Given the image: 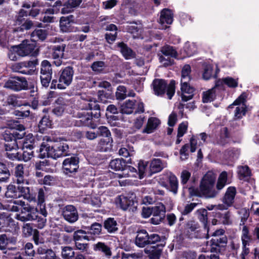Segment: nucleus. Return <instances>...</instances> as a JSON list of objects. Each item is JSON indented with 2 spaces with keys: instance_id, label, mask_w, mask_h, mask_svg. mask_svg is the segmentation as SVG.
<instances>
[{
  "instance_id": "nucleus-38",
  "label": "nucleus",
  "mask_w": 259,
  "mask_h": 259,
  "mask_svg": "<svg viewBox=\"0 0 259 259\" xmlns=\"http://www.w3.org/2000/svg\"><path fill=\"white\" fill-rule=\"evenodd\" d=\"M5 196L7 198H17L20 197V194L15 186L9 185L7 187Z\"/></svg>"
},
{
  "instance_id": "nucleus-52",
  "label": "nucleus",
  "mask_w": 259,
  "mask_h": 259,
  "mask_svg": "<svg viewBox=\"0 0 259 259\" xmlns=\"http://www.w3.org/2000/svg\"><path fill=\"white\" fill-rule=\"evenodd\" d=\"M60 26L61 29L63 32H68L70 31V22L67 17H62L60 20Z\"/></svg>"
},
{
  "instance_id": "nucleus-6",
  "label": "nucleus",
  "mask_w": 259,
  "mask_h": 259,
  "mask_svg": "<svg viewBox=\"0 0 259 259\" xmlns=\"http://www.w3.org/2000/svg\"><path fill=\"white\" fill-rule=\"evenodd\" d=\"M74 70L71 67H66L60 71L57 88L65 89L72 82Z\"/></svg>"
},
{
  "instance_id": "nucleus-31",
  "label": "nucleus",
  "mask_w": 259,
  "mask_h": 259,
  "mask_svg": "<svg viewBox=\"0 0 259 259\" xmlns=\"http://www.w3.org/2000/svg\"><path fill=\"white\" fill-rule=\"evenodd\" d=\"M118 46L120 48L121 53L126 59H130L135 57V53L125 44L121 42L118 44Z\"/></svg>"
},
{
  "instance_id": "nucleus-39",
  "label": "nucleus",
  "mask_w": 259,
  "mask_h": 259,
  "mask_svg": "<svg viewBox=\"0 0 259 259\" xmlns=\"http://www.w3.org/2000/svg\"><path fill=\"white\" fill-rule=\"evenodd\" d=\"M169 189L174 194H176L178 189V181L177 177L174 175H170L168 177Z\"/></svg>"
},
{
  "instance_id": "nucleus-64",
  "label": "nucleus",
  "mask_w": 259,
  "mask_h": 259,
  "mask_svg": "<svg viewBox=\"0 0 259 259\" xmlns=\"http://www.w3.org/2000/svg\"><path fill=\"white\" fill-rule=\"evenodd\" d=\"M29 148L26 150H24L22 154L23 160L24 161H28L33 156V152L31 150L30 147L32 146L29 145Z\"/></svg>"
},
{
  "instance_id": "nucleus-25",
  "label": "nucleus",
  "mask_w": 259,
  "mask_h": 259,
  "mask_svg": "<svg viewBox=\"0 0 259 259\" xmlns=\"http://www.w3.org/2000/svg\"><path fill=\"white\" fill-rule=\"evenodd\" d=\"M167 166L165 162L160 159H154L150 163V169L152 173H156L160 171Z\"/></svg>"
},
{
  "instance_id": "nucleus-46",
  "label": "nucleus",
  "mask_w": 259,
  "mask_h": 259,
  "mask_svg": "<svg viewBox=\"0 0 259 259\" xmlns=\"http://www.w3.org/2000/svg\"><path fill=\"white\" fill-rule=\"evenodd\" d=\"M190 72V66L189 65H185L182 70V78L181 81H184V83L189 82L191 79L189 75Z\"/></svg>"
},
{
  "instance_id": "nucleus-43",
  "label": "nucleus",
  "mask_w": 259,
  "mask_h": 259,
  "mask_svg": "<svg viewBox=\"0 0 259 259\" xmlns=\"http://www.w3.org/2000/svg\"><path fill=\"white\" fill-rule=\"evenodd\" d=\"M75 253L73 249L70 246H65L62 247L61 255L64 259H72L74 256Z\"/></svg>"
},
{
  "instance_id": "nucleus-50",
  "label": "nucleus",
  "mask_w": 259,
  "mask_h": 259,
  "mask_svg": "<svg viewBox=\"0 0 259 259\" xmlns=\"http://www.w3.org/2000/svg\"><path fill=\"white\" fill-rule=\"evenodd\" d=\"M8 57L12 61H16L18 59L19 56V48L17 46L11 47L8 53Z\"/></svg>"
},
{
  "instance_id": "nucleus-29",
  "label": "nucleus",
  "mask_w": 259,
  "mask_h": 259,
  "mask_svg": "<svg viewBox=\"0 0 259 259\" xmlns=\"http://www.w3.org/2000/svg\"><path fill=\"white\" fill-rule=\"evenodd\" d=\"M4 139L8 142H10V143H7L5 144V150L7 152H16L17 144L15 138L13 136H11L6 134L4 136Z\"/></svg>"
},
{
  "instance_id": "nucleus-27",
  "label": "nucleus",
  "mask_w": 259,
  "mask_h": 259,
  "mask_svg": "<svg viewBox=\"0 0 259 259\" xmlns=\"http://www.w3.org/2000/svg\"><path fill=\"white\" fill-rule=\"evenodd\" d=\"M93 248L95 251L101 252L107 257H110L112 254L109 246L103 242H99L94 244Z\"/></svg>"
},
{
  "instance_id": "nucleus-49",
  "label": "nucleus",
  "mask_w": 259,
  "mask_h": 259,
  "mask_svg": "<svg viewBox=\"0 0 259 259\" xmlns=\"http://www.w3.org/2000/svg\"><path fill=\"white\" fill-rule=\"evenodd\" d=\"M127 90L123 85H119L117 87L115 93L116 98L117 100H123L127 97Z\"/></svg>"
},
{
  "instance_id": "nucleus-63",
  "label": "nucleus",
  "mask_w": 259,
  "mask_h": 259,
  "mask_svg": "<svg viewBox=\"0 0 259 259\" xmlns=\"http://www.w3.org/2000/svg\"><path fill=\"white\" fill-rule=\"evenodd\" d=\"M102 230V226L99 223H94L90 227V233L93 235H99Z\"/></svg>"
},
{
  "instance_id": "nucleus-18",
  "label": "nucleus",
  "mask_w": 259,
  "mask_h": 259,
  "mask_svg": "<svg viewBox=\"0 0 259 259\" xmlns=\"http://www.w3.org/2000/svg\"><path fill=\"white\" fill-rule=\"evenodd\" d=\"M181 82V97L183 101L186 102L192 99L194 89L188 84V82Z\"/></svg>"
},
{
  "instance_id": "nucleus-13",
  "label": "nucleus",
  "mask_w": 259,
  "mask_h": 259,
  "mask_svg": "<svg viewBox=\"0 0 259 259\" xmlns=\"http://www.w3.org/2000/svg\"><path fill=\"white\" fill-rule=\"evenodd\" d=\"M116 203L122 210H126L128 209H133L135 207L136 202L134 201L132 196L121 195L116 198Z\"/></svg>"
},
{
  "instance_id": "nucleus-40",
  "label": "nucleus",
  "mask_w": 259,
  "mask_h": 259,
  "mask_svg": "<svg viewBox=\"0 0 259 259\" xmlns=\"http://www.w3.org/2000/svg\"><path fill=\"white\" fill-rule=\"evenodd\" d=\"M161 52L165 57H176L177 53L171 46L165 45L161 49Z\"/></svg>"
},
{
  "instance_id": "nucleus-41",
  "label": "nucleus",
  "mask_w": 259,
  "mask_h": 259,
  "mask_svg": "<svg viewBox=\"0 0 259 259\" xmlns=\"http://www.w3.org/2000/svg\"><path fill=\"white\" fill-rule=\"evenodd\" d=\"M241 239L243 245H247L251 241L252 237L249 234V232L248 228L244 226L243 227L242 231Z\"/></svg>"
},
{
  "instance_id": "nucleus-15",
  "label": "nucleus",
  "mask_w": 259,
  "mask_h": 259,
  "mask_svg": "<svg viewBox=\"0 0 259 259\" xmlns=\"http://www.w3.org/2000/svg\"><path fill=\"white\" fill-rule=\"evenodd\" d=\"M19 56L24 57L30 54L34 50L36 45L34 42L29 40H25L19 46Z\"/></svg>"
},
{
  "instance_id": "nucleus-60",
  "label": "nucleus",
  "mask_w": 259,
  "mask_h": 259,
  "mask_svg": "<svg viewBox=\"0 0 259 259\" xmlns=\"http://www.w3.org/2000/svg\"><path fill=\"white\" fill-rule=\"evenodd\" d=\"M198 203H191L187 204L185 206L184 209L182 211V214L183 215H187L190 213L198 205Z\"/></svg>"
},
{
  "instance_id": "nucleus-51",
  "label": "nucleus",
  "mask_w": 259,
  "mask_h": 259,
  "mask_svg": "<svg viewBox=\"0 0 259 259\" xmlns=\"http://www.w3.org/2000/svg\"><path fill=\"white\" fill-rule=\"evenodd\" d=\"M52 125V121L50 119L49 117L44 115L40 121L39 122L38 127L40 130H45L48 127H50Z\"/></svg>"
},
{
  "instance_id": "nucleus-37",
  "label": "nucleus",
  "mask_w": 259,
  "mask_h": 259,
  "mask_svg": "<svg viewBox=\"0 0 259 259\" xmlns=\"http://www.w3.org/2000/svg\"><path fill=\"white\" fill-rule=\"evenodd\" d=\"M197 213L198 214V218L200 222L204 224V228L206 230L207 234L206 238H208V230L207 228L206 223L207 222V211L204 208H201L197 210Z\"/></svg>"
},
{
  "instance_id": "nucleus-20",
  "label": "nucleus",
  "mask_w": 259,
  "mask_h": 259,
  "mask_svg": "<svg viewBox=\"0 0 259 259\" xmlns=\"http://www.w3.org/2000/svg\"><path fill=\"white\" fill-rule=\"evenodd\" d=\"M17 241L16 237L10 235V234L0 235V249L4 250L9 244H14Z\"/></svg>"
},
{
  "instance_id": "nucleus-23",
  "label": "nucleus",
  "mask_w": 259,
  "mask_h": 259,
  "mask_svg": "<svg viewBox=\"0 0 259 259\" xmlns=\"http://www.w3.org/2000/svg\"><path fill=\"white\" fill-rule=\"evenodd\" d=\"M160 123V120L154 117L149 118L146 127L143 130V133L151 134L153 133Z\"/></svg>"
},
{
  "instance_id": "nucleus-59",
  "label": "nucleus",
  "mask_w": 259,
  "mask_h": 259,
  "mask_svg": "<svg viewBox=\"0 0 259 259\" xmlns=\"http://www.w3.org/2000/svg\"><path fill=\"white\" fill-rule=\"evenodd\" d=\"M25 254L30 256H33L35 253V250L33 249V245L31 243H27L24 247Z\"/></svg>"
},
{
  "instance_id": "nucleus-58",
  "label": "nucleus",
  "mask_w": 259,
  "mask_h": 259,
  "mask_svg": "<svg viewBox=\"0 0 259 259\" xmlns=\"http://www.w3.org/2000/svg\"><path fill=\"white\" fill-rule=\"evenodd\" d=\"M98 136H103L106 138H109L111 136V133L108 128L104 126H100L97 130Z\"/></svg>"
},
{
  "instance_id": "nucleus-7",
  "label": "nucleus",
  "mask_w": 259,
  "mask_h": 259,
  "mask_svg": "<svg viewBox=\"0 0 259 259\" xmlns=\"http://www.w3.org/2000/svg\"><path fill=\"white\" fill-rule=\"evenodd\" d=\"M236 194V188L234 187H229L227 189L224 196L222 199L223 203L217 205V207L221 210H227L231 206L235 199Z\"/></svg>"
},
{
  "instance_id": "nucleus-56",
  "label": "nucleus",
  "mask_w": 259,
  "mask_h": 259,
  "mask_svg": "<svg viewBox=\"0 0 259 259\" xmlns=\"http://www.w3.org/2000/svg\"><path fill=\"white\" fill-rule=\"evenodd\" d=\"M212 243L216 246H223L227 242V238L225 236H221L212 239Z\"/></svg>"
},
{
  "instance_id": "nucleus-45",
  "label": "nucleus",
  "mask_w": 259,
  "mask_h": 259,
  "mask_svg": "<svg viewBox=\"0 0 259 259\" xmlns=\"http://www.w3.org/2000/svg\"><path fill=\"white\" fill-rule=\"evenodd\" d=\"M215 98V91L213 88L203 92L202 101L204 103L210 102Z\"/></svg>"
},
{
  "instance_id": "nucleus-22",
  "label": "nucleus",
  "mask_w": 259,
  "mask_h": 259,
  "mask_svg": "<svg viewBox=\"0 0 259 259\" xmlns=\"http://www.w3.org/2000/svg\"><path fill=\"white\" fill-rule=\"evenodd\" d=\"M135 243L140 247H144L148 244V234L146 230H142L138 232Z\"/></svg>"
},
{
  "instance_id": "nucleus-36",
  "label": "nucleus",
  "mask_w": 259,
  "mask_h": 259,
  "mask_svg": "<svg viewBox=\"0 0 259 259\" xmlns=\"http://www.w3.org/2000/svg\"><path fill=\"white\" fill-rule=\"evenodd\" d=\"M40 74L52 75L53 73L51 64L48 60H44L40 65Z\"/></svg>"
},
{
  "instance_id": "nucleus-12",
  "label": "nucleus",
  "mask_w": 259,
  "mask_h": 259,
  "mask_svg": "<svg viewBox=\"0 0 259 259\" xmlns=\"http://www.w3.org/2000/svg\"><path fill=\"white\" fill-rule=\"evenodd\" d=\"M78 159L71 156L66 158L63 162V170L65 174L76 172L78 168Z\"/></svg>"
},
{
  "instance_id": "nucleus-24",
  "label": "nucleus",
  "mask_w": 259,
  "mask_h": 259,
  "mask_svg": "<svg viewBox=\"0 0 259 259\" xmlns=\"http://www.w3.org/2000/svg\"><path fill=\"white\" fill-rule=\"evenodd\" d=\"M17 187L20 196H23L25 199L29 201L35 200V197L31 191L30 188L23 186L24 184H19Z\"/></svg>"
},
{
  "instance_id": "nucleus-55",
  "label": "nucleus",
  "mask_w": 259,
  "mask_h": 259,
  "mask_svg": "<svg viewBox=\"0 0 259 259\" xmlns=\"http://www.w3.org/2000/svg\"><path fill=\"white\" fill-rule=\"evenodd\" d=\"M212 67L211 65H205L204 67V71L203 73V78L205 80H208L212 76Z\"/></svg>"
},
{
  "instance_id": "nucleus-61",
  "label": "nucleus",
  "mask_w": 259,
  "mask_h": 259,
  "mask_svg": "<svg viewBox=\"0 0 259 259\" xmlns=\"http://www.w3.org/2000/svg\"><path fill=\"white\" fill-rule=\"evenodd\" d=\"M91 67L94 71L100 72L104 69L105 63L103 61L95 62L92 65Z\"/></svg>"
},
{
  "instance_id": "nucleus-2",
  "label": "nucleus",
  "mask_w": 259,
  "mask_h": 259,
  "mask_svg": "<svg viewBox=\"0 0 259 259\" xmlns=\"http://www.w3.org/2000/svg\"><path fill=\"white\" fill-rule=\"evenodd\" d=\"M69 146L65 143L55 144L54 145L45 144L43 142L39 148L41 158L50 157L54 159L65 156L69 154Z\"/></svg>"
},
{
  "instance_id": "nucleus-26",
  "label": "nucleus",
  "mask_w": 259,
  "mask_h": 259,
  "mask_svg": "<svg viewBox=\"0 0 259 259\" xmlns=\"http://www.w3.org/2000/svg\"><path fill=\"white\" fill-rule=\"evenodd\" d=\"M89 102L88 103L87 108L93 111H89L92 115V120L93 117L98 119L100 117V108L99 105L95 101H93L90 99L88 100Z\"/></svg>"
},
{
  "instance_id": "nucleus-10",
  "label": "nucleus",
  "mask_w": 259,
  "mask_h": 259,
  "mask_svg": "<svg viewBox=\"0 0 259 259\" xmlns=\"http://www.w3.org/2000/svg\"><path fill=\"white\" fill-rule=\"evenodd\" d=\"M165 207L161 203L157 204L155 206H152V218L150 222L154 225H158L162 221L165 217Z\"/></svg>"
},
{
  "instance_id": "nucleus-57",
  "label": "nucleus",
  "mask_w": 259,
  "mask_h": 259,
  "mask_svg": "<svg viewBox=\"0 0 259 259\" xmlns=\"http://www.w3.org/2000/svg\"><path fill=\"white\" fill-rule=\"evenodd\" d=\"M110 142L109 139H101L98 143L97 148L99 151H106L107 149V146Z\"/></svg>"
},
{
  "instance_id": "nucleus-53",
  "label": "nucleus",
  "mask_w": 259,
  "mask_h": 259,
  "mask_svg": "<svg viewBox=\"0 0 259 259\" xmlns=\"http://www.w3.org/2000/svg\"><path fill=\"white\" fill-rule=\"evenodd\" d=\"M31 37L32 38V39L35 41V38H37L39 39H40L41 40H44L47 36L46 32L45 30L42 29H37L35 30L32 33H31Z\"/></svg>"
},
{
  "instance_id": "nucleus-32",
  "label": "nucleus",
  "mask_w": 259,
  "mask_h": 259,
  "mask_svg": "<svg viewBox=\"0 0 259 259\" xmlns=\"http://www.w3.org/2000/svg\"><path fill=\"white\" fill-rule=\"evenodd\" d=\"M24 201L18 200L11 202L9 204L5 206L6 209L13 212H18L21 210V208L24 205Z\"/></svg>"
},
{
  "instance_id": "nucleus-8",
  "label": "nucleus",
  "mask_w": 259,
  "mask_h": 259,
  "mask_svg": "<svg viewBox=\"0 0 259 259\" xmlns=\"http://www.w3.org/2000/svg\"><path fill=\"white\" fill-rule=\"evenodd\" d=\"M185 234L190 238H198L203 237L200 232L199 224L194 221H188L185 225Z\"/></svg>"
},
{
  "instance_id": "nucleus-33",
  "label": "nucleus",
  "mask_w": 259,
  "mask_h": 259,
  "mask_svg": "<svg viewBox=\"0 0 259 259\" xmlns=\"http://www.w3.org/2000/svg\"><path fill=\"white\" fill-rule=\"evenodd\" d=\"M135 101L128 100L125 101L121 107V112L123 114H130L133 112Z\"/></svg>"
},
{
  "instance_id": "nucleus-47",
  "label": "nucleus",
  "mask_w": 259,
  "mask_h": 259,
  "mask_svg": "<svg viewBox=\"0 0 259 259\" xmlns=\"http://www.w3.org/2000/svg\"><path fill=\"white\" fill-rule=\"evenodd\" d=\"M238 173L240 179H243L250 176L251 172L247 166H240L238 168Z\"/></svg>"
},
{
  "instance_id": "nucleus-5",
  "label": "nucleus",
  "mask_w": 259,
  "mask_h": 259,
  "mask_svg": "<svg viewBox=\"0 0 259 259\" xmlns=\"http://www.w3.org/2000/svg\"><path fill=\"white\" fill-rule=\"evenodd\" d=\"M4 87L15 92H19L28 89V82L24 77L15 76L10 78L6 81Z\"/></svg>"
},
{
  "instance_id": "nucleus-4",
  "label": "nucleus",
  "mask_w": 259,
  "mask_h": 259,
  "mask_svg": "<svg viewBox=\"0 0 259 259\" xmlns=\"http://www.w3.org/2000/svg\"><path fill=\"white\" fill-rule=\"evenodd\" d=\"M38 214L37 208L26 205L24 202V205L21 208L20 212L16 214V219L22 222L32 221L37 219Z\"/></svg>"
},
{
  "instance_id": "nucleus-44",
  "label": "nucleus",
  "mask_w": 259,
  "mask_h": 259,
  "mask_svg": "<svg viewBox=\"0 0 259 259\" xmlns=\"http://www.w3.org/2000/svg\"><path fill=\"white\" fill-rule=\"evenodd\" d=\"M10 174L5 164L0 162V181L4 182L8 179Z\"/></svg>"
},
{
  "instance_id": "nucleus-11",
  "label": "nucleus",
  "mask_w": 259,
  "mask_h": 259,
  "mask_svg": "<svg viewBox=\"0 0 259 259\" xmlns=\"http://www.w3.org/2000/svg\"><path fill=\"white\" fill-rule=\"evenodd\" d=\"M34 61H28L16 63L11 65V68L13 72L24 74H30L31 71L28 68L34 66Z\"/></svg>"
},
{
  "instance_id": "nucleus-21",
  "label": "nucleus",
  "mask_w": 259,
  "mask_h": 259,
  "mask_svg": "<svg viewBox=\"0 0 259 259\" xmlns=\"http://www.w3.org/2000/svg\"><path fill=\"white\" fill-rule=\"evenodd\" d=\"M15 181L18 184L28 185L27 180L24 178V166L22 164L17 165L15 168Z\"/></svg>"
},
{
  "instance_id": "nucleus-14",
  "label": "nucleus",
  "mask_w": 259,
  "mask_h": 259,
  "mask_svg": "<svg viewBox=\"0 0 259 259\" xmlns=\"http://www.w3.org/2000/svg\"><path fill=\"white\" fill-rule=\"evenodd\" d=\"M64 219L68 222L72 224L78 219V213L76 208L73 205L65 206L62 212Z\"/></svg>"
},
{
  "instance_id": "nucleus-62",
  "label": "nucleus",
  "mask_w": 259,
  "mask_h": 259,
  "mask_svg": "<svg viewBox=\"0 0 259 259\" xmlns=\"http://www.w3.org/2000/svg\"><path fill=\"white\" fill-rule=\"evenodd\" d=\"M66 108L65 104L58 105L53 110V113L58 116H62Z\"/></svg>"
},
{
  "instance_id": "nucleus-30",
  "label": "nucleus",
  "mask_w": 259,
  "mask_h": 259,
  "mask_svg": "<svg viewBox=\"0 0 259 259\" xmlns=\"http://www.w3.org/2000/svg\"><path fill=\"white\" fill-rule=\"evenodd\" d=\"M126 166V162L122 158H116L111 161L110 167L115 170H122Z\"/></svg>"
},
{
  "instance_id": "nucleus-34",
  "label": "nucleus",
  "mask_w": 259,
  "mask_h": 259,
  "mask_svg": "<svg viewBox=\"0 0 259 259\" xmlns=\"http://www.w3.org/2000/svg\"><path fill=\"white\" fill-rule=\"evenodd\" d=\"M87 232L83 230L78 229L75 230L73 234V238L72 240L74 241V243L77 242L81 241L82 240H90L89 237L87 235Z\"/></svg>"
},
{
  "instance_id": "nucleus-17",
  "label": "nucleus",
  "mask_w": 259,
  "mask_h": 259,
  "mask_svg": "<svg viewBox=\"0 0 259 259\" xmlns=\"http://www.w3.org/2000/svg\"><path fill=\"white\" fill-rule=\"evenodd\" d=\"M79 119L78 121L80 122V125L91 126L92 128H96V125L92 123V115L89 111L82 110L77 113Z\"/></svg>"
},
{
  "instance_id": "nucleus-1",
  "label": "nucleus",
  "mask_w": 259,
  "mask_h": 259,
  "mask_svg": "<svg viewBox=\"0 0 259 259\" xmlns=\"http://www.w3.org/2000/svg\"><path fill=\"white\" fill-rule=\"evenodd\" d=\"M215 178V176L212 172H207L201 180L199 190L191 188L190 193L199 197H215L218 194V192L214 189Z\"/></svg>"
},
{
  "instance_id": "nucleus-16",
  "label": "nucleus",
  "mask_w": 259,
  "mask_h": 259,
  "mask_svg": "<svg viewBox=\"0 0 259 259\" xmlns=\"http://www.w3.org/2000/svg\"><path fill=\"white\" fill-rule=\"evenodd\" d=\"M65 48V45L54 46L53 50L52 57L54 59V64L59 67L62 64V59L64 56V52Z\"/></svg>"
},
{
  "instance_id": "nucleus-42",
  "label": "nucleus",
  "mask_w": 259,
  "mask_h": 259,
  "mask_svg": "<svg viewBox=\"0 0 259 259\" xmlns=\"http://www.w3.org/2000/svg\"><path fill=\"white\" fill-rule=\"evenodd\" d=\"M227 183V174L226 171H223L219 176L217 184V189L218 190H222Z\"/></svg>"
},
{
  "instance_id": "nucleus-35",
  "label": "nucleus",
  "mask_w": 259,
  "mask_h": 259,
  "mask_svg": "<svg viewBox=\"0 0 259 259\" xmlns=\"http://www.w3.org/2000/svg\"><path fill=\"white\" fill-rule=\"evenodd\" d=\"M104 227L109 233H113L118 229L117 224L113 218H108L104 222Z\"/></svg>"
},
{
  "instance_id": "nucleus-28",
  "label": "nucleus",
  "mask_w": 259,
  "mask_h": 259,
  "mask_svg": "<svg viewBox=\"0 0 259 259\" xmlns=\"http://www.w3.org/2000/svg\"><path fill=\"white\" fill-rule=\"evenodd\" d=\"M173 21V15L171 11L169 9H163L161 12L160 22L162 24L165 23L171 24Z\"/></svg>"
},
{
  "instance_id": "nucleus-48",
  "label": "nucleus",
  "mask_w": 259,
  "mask_h": 259,
  "mask_svg": "<svg viewBox=\"0 0 259 259\" xmlns=\"http://www.w3.org/2000/svg\"><path fill=\"white\" fill-rule=\"evenodd\" d=\"M75 248L82 253H90V245L87 243H82L81 241L75 242Z\"/></svg>"
},
{
  "instance_id": "nucleus-9",
  "label": "nucleus",
  "mask_w": 259,
  "mask_h": 259,
  "mask_svg": "<svg viewBox=\"0 0 259 259\" xmlns=\"http://www.w3.org/2000/svg\"><path fill=\"white\" fill-rule=\"evenodd\" d=\"M246 96L241 94L230 107L237 105L235 110L234 115L236 118H241L244 116L246 112V106L245 105Z\"/></svg>"
},
{
  "instance_id": "nucleus-19",
  "label": "nucleus",
  "mask_w": 259,
  "mask_h": 259,
  "mask_svg": "<svg viewBox=\"0 0 259 259\" xmlns=\"http://www.w3.org/2000/svg\"><path fill=\"white\" fill-rule=\"evenodd\" d=\"M82 3V0H68L63 5L61 13L63 14L72 12L74 8L78 7Z\"/></svg>"
},
{
  "instance_id": "nucleus-3",
  "label": "nucleus",
  "mask_w": 259,
  "mask_h": 259,
  "mask_svg": "<svg viewBox=\"0 0 259 259\" xmlns=\"http://www.w3.org/2000/svg\"><path fill=\"white\" fill-rule=\"evenodd\" d=\"M154 94L158 96L163 95L166 90L168 98L171 99L175 93V81L171 80L168 85L163 79L156 78L153 80L152 83Z\"/></svg>"
},
{
  "instance_id": "nucleus-54",
  "label": "nucleus",
  "mask_w": 259,
  "mask_h": 259,
  "mask_svg": "<svg viewBox=\"0 0 259 259\" xmlns=\"http://www.w3.org/2000/svg\"><path fill=\"white\" fill-rule=\"evenodd\" d=\"M224 84L228 87L235 88L238 86V79H234L231 77H227L224 78Z\"/></svg>"
}]
</instances>
